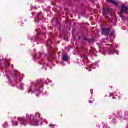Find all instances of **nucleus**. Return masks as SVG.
Masks as SVG:
<instances>
[{
	"label": "nucleus",
	"mask_w": 128,
	"mask_h": 128,
	"mask_svg": "<svg viewBox=\"0 0 128 128\" xmlns=\"http://www.w3.org/2000/svg\"><path fill=\"white\" fill-rule=\"evenodd\" d=\"M32 115L28 116L26 117V119L24 118H18V120L21 122L22 126H26V120H30V126H38V124L40 122V114L37 113L35 114L34 120H31Z\"/></svg>",
	"instance_id": "nucleus-1"
},
{
	"label": "nucleus",
	"mask_w": 128,
	"mask_h": 128,
	"mask_svg": "<svg viewBox=\"0 0 128 128\" xmlns=\"http://www.w3.org/2000/svg\"><path fill=\"white\" fill-rule=\"evenodd\" d=\"M103 12L104 13H103L104 16H105L106 18H108V20H110V18L106 14H110V8H108L106 9L104 8H103Z\"/></svg>",
	"instance_id": "nucleus-2"
},
{
	"label": "nucleus",
	"mask_w": 128,
	"mask_h": 128,
	"mask_svg": "<svg viewBox=\"0 0 128 128\" xmlns=\"http://www.w3.org/2000/svg\"><path fill=\"white\" fill-rule=\"evenodd\" d=\"M110 32V28H102V34L104 36H108Z\"/></svg>",
	"instance_id": "nucleus-3"
},
{
	"label": "nucleus",
	"mask_w": 128,
	"mask_h": 128,
	"mask_svg": "<svg viewBox=\"0 0 128 128\" xmlns=\"http://www.w3.org/2000/svg\"><path fill=\"white\" fill-rule=\"evenodd\" d=\"M121 14H128V8L124 4H122L121 7Z\"/></svg>",
	"instance_id": "nucleus-4"
},
{
	"label": "nucleus",
	"mask_w": 128,
	"mask_h": 128,
	"mask_svg": "<svg viewBox=\"0 0 128 128\" xmlns=\"http://www.w3.org/2000/svg\"><path fill=\"white\" fill-rule=\"evenodd\" d=\"M62 60H63L64 62H68V54H62Z\"/></svg>",
	"instance_id": "nucleus-5"
},
{
	"label": "nucleus",
	"mask_w": 128,
	"mask_h": 128,
	"mask_svg": "<svg viewBox=\"0 0 128 128\" xmlns=\"http://www.w3.org/2000/svg\"><path fill=\"white\" fill-rule=\"evenodd\" d=\"M107 2H110V4H112L114 6H116V8H118V4L116 2L114 1V0H106Z\"/></svg>",
	"instance_id": "nucleus-6"
},
{
	"label": "nucleus",
	"mask_w": 128,
	"mask_h": 128,
	"mask_svg": "<svg viewBox=\"0 0 128 128\" xmlns=\"http://www.w3.org/2000/svg\"><path fill=\"white\" fill-rule=\"evenodd\" d=\"M16 118H14L12 120V123L13 124V126H18V122H16Z\"/></svg>",
	"instance_id": "nucleus-7"
},
{
	"label": "nucleus",
	"mask_w": 128,
	"mask_h": 128,
	"mask_svg": "<svg viewBox=\"0 0 128 128\" xmlns=\"http://www.w3.org/2000/svg\"><path fill=\"white\" fill-rule=\"evenodd\" d=\"M87 42H88L89 44H90V42H94V38L88 39V40H87Z\"/></svg>",
	"instance_id": "nucleus-8"
},
{
	"label": "nucleus",
	"mask_w": 128,
	"mask_h": 128,
	"mask_svg": "<svg viewBox=\"0 0 128 128\" xmlns=\"http://www.w3.org/2000/svg\"><path fill=\"white\" fill-rule=\"evenodd\" d=\"M116 52V50H111L109 52L110 54H114Z\"/></svg>",
	"instance_id": "nucleus-9"
},
{
	"label": "nucleus",
	"mask_w": 128,
	"mask_h": 128,
	"mask_svg": "<svg viewBox=\"0 0 128 128\" xmlns=\"http://www.w3.org/2000/svg\"><path fill=\"white\" fill-rule=\"evenodd\" d=\"M3 126L4 128H6L8 126V122H6L4 124H3Z\"/></svg>",
	"instance_id": "nucleus-10"
},
{
	"label": "nucleus",
	"mask_w": 128,
	"mask_h": 128,
	"mask_svg": "<svg viewBox=\"0 0 128 128\" xmlns=\"http://www.w3.org/2000/svg\"><path fill=\"white\" fill-rule=\"evenodd\" d=\"M42 12H40L38 14V15L36 16L37 18H38V20H40V18H38V17L42 15Z\"/></svg>",
	"instance_id": "nucleus-11"
},
{
	"label": "nucleus",
	"mask_w": 128,
	"mask_h": 128,
	"mask_svg": "<svg viewBox=\"0 0 128 128\" xmlns=\"http://www.w3.org/2000/svg\"><path fill=\"white\" fill-rule=\"evenodd\" d=\"M82 40H87L88 41V38H86V37H84H84H82Z\"/></svg>",
	"instance_id": "nucleus-12"
},
{
	"label": "nucleus",
	"mask_w": 128,
	"mask_h": 128,
	"mask_svg": "<svg viewBox=\"0 0 128 128\" xmlns=\"http://www.w3.org/2000/svg\"><path fill=\"white\" fill-rule=\"evenodd\" d=\"M50 126L52 128H54V126L52 125V124H50Z\"/></svg>",
	"instance_id": "nucleus-13"
},
{
	"label": "nucleus",
	"mask_w": 128,
	"mask_h": 128,
	"mask_svg": "<svg viewBox=\"0 0 128 128\" xmlns=\"http://www.w3.org/2000/svg\"><path fill=\"white\" fill-rule=\"evenodd\" d=\"M32 89H30L28 92V94H30L31 92H32Z\"/></svg>",
	"instance_id": "nucleus-14"
},
{
	"label": "nucleus",
	"mask_w": 128,
	"mask_h": 128,
	"mask_svg": "<svg viewBox=\"0 0 128 128\" xmlns=\"http://www.w3.org/2000/svg\"><path fill=\"white\" fill-rule=\"evenodd\" d=\"M89 104H94V102L92 101H90Z\"/></svg>",
	"instance_id": "nucleus-15"
},
{
	"label": "nucleus",
	"mask_w": 128,
	"mask_h": 128,
	"mask_svg": "<svg viewBox=\"0 0 128 128\" xmlns=\"http://www.w3.org/2000/svg\"><path fill=\"white\" fill-rule=\"evenodd\" d=\"M40 58H41V57H42V54L40 53Z\"/></svg>",
	"instance_id": "nucleus-16"
},
{
	"label": "nucleus",
	"mask_w": 128,
	"mask_h": 128,
	"mask_svg": "<svg viewBox=\"0 0 128 128\" xmlns=\"http://www.w3.org/2000/svg\"><path fill=\"white\" fill-rule=\"evenodd\" d=\"M38 56V54H36L35 56H34V58H36Z\"/></svg>",
	"instance_id": "nucleus-17"
},
{
	"label": "nucleus",
	"mask_w": 128,
	"mask_h": 128,
	"mask_svg": "<svg viewBox=\"0 0 128 128\" xmlns=\"http://www.w3.org/2000/svg\"><path fill=\"white\" fill-rule=\"evenodd\" d=\"M15 76H16V78H18V74H15Z\"/></svg>",
	"instance_id": "nucleus-18"
},
{
	"label": "nucleus",
	"mask_w": 128,
	"mask_h": 128,
	"mask_svg": "<svg viewBox=\"0 0 128 128\" xmlns=\"http://www.w3.org/2000/svg\"><path fill=\"white\" fill-rule=\"evenodd\" d=\"M113 100H116V98L115 96L113 97Z\"/></svg>",
	"instance_id": "nucleus-19"
},
{
	"label": "nucleus",
	"mask_w": 128,
	"mask_h": 128,
	"mask_svg": "<svg viewBox=\"0 0 128 128\" xmlns=\"http://www.w3.org/2000/svg\"><path fill=\"white\" fill-rule=\"evenodd\" d=\"M120 18H122V16H120Z\"/></svg>",
	"instance_id": "nucleus-20"
},
{
	"label": "nucleus",
	"mask_w": 128,
	"mask_h": 128,
	"mask_svg": "<svg viewBox=\"0 0 128 128\" xmlns=\"http://www.w3.org/2000/svg\"><path fill=\"white\" fill-rule=\"evenodd\" d=\"M48 62H50V59H48Z\"/></svg>",
	"instance_id": "nucleus-21"
},
{
	"label": "nucleus",
	"mask_w": 128,
	"mask_h": 128,
	"mask_svg": "<svg viewBox=\"0 0 128 128\" xmlns=\"http://www.w3.org/2000/svg\"><path fill=\"white\" fill-rule=\"evenodd\" d=\"M110 46H112V45H110Z\"/></svg>",
	"instance_id": "nucleus-22"
},
{
	"label": "nucleus",
	"mask_w": 128,
	"mask_h": 128,
	"mask_svg": "<svg viewBox=\"0 0 128 128\" xmlns=\"http://www.w3.org/2000/svg\"><path fill=\"white\" fill-rule=\"evenodd\" d=\"M8 66H10V64H8Z\"/></svg>",
	"instance_id": "nucleus-23"
}]
</instances>
